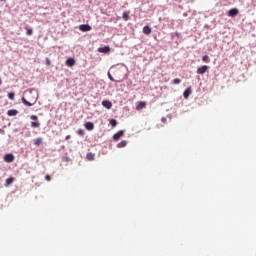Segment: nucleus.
<instances>
[{"mask_svg": "<svg viewBox=\"0 0 256 256\" xmlns=\"http://www.w3.org/2000/svg\"><path fill=\"white\" fill-rule=\"evenodd\" d=\"M27 97L28 100L25 97L22 98V103H24L26 107H33V104L37 103V94H35L33 91H29L27 93Z\"/></svg>", "mask_w": 256, "mask_h": 256, "instance_id": "1", "label": "nucleus"}, {"mask_svg": "<svg viewBox=\"0 0 256 256\" xmlns=\"http://www.w3.org/2000/svg\"><path fill=\"white\" fill-rule=\"evenodd\" d=\"M208 69H209V66L203 65V66H201L197 69V74L198 75H205V73H207Z\"/></svg>", "mask_w": 256, "mask_h": 256, "instance_id": "2", "label": "nucleus"}, {"mask_svg": "<svg viewBox=\"0 0 256 256\" xmlns=\"http://www.w3.org/2000/svg\"><path fill=\"white\" fill-rule=\"evenodd\" d=\"M4 161L6 163H13L15 161V156H13V154H6L4 156Z\"/></svg>", "mask_w": 256, "mask_h": 256, "instance_id": "3", "label": "nucleus"}, {"mask_svg": "<svg viewBox=\"0 0 256 256\" xmlns=\"http://www.w3.org/2000/svg\"><path fill=\"white\" fill-rule=\"evenodd\" d=\"M239 15V10L237 8H232L228 11V17H237Z\"/></svg>", "mask_w": 256, "mask_h": 256, "instance_id": "4", "label": "nucleus"}, {"mask_svg": "<svg viewBox=\"0 0 256 256\" xmlns=\"http://www.w3.org/2000/svg\"><path fill=\"white\" fill-rule=\"evenodd\" d=\"M123 135H125V131H123V130L118 131L113 136L114 141H119V139H121V137H123Z\"/></svg>", "mask_w": 256, "mask_h": 256, "instance_id": "5", "label": "nucleus"}, {"mask_svg": "<svg viewBox=\"0 0 256 256\" xmlns=\"http://www.w3.org/2000/svg\"><path fill=\"white\" fill-rule=\"evenodd\" d=\"M79 29L82 31V32H87V31H91V26L89 24H81L79 26Z\"/></svg>", "mask_w": 256, "mask_h": 256, "instance_id": "6", "label": "nucleus"}, {"mask_svg": "<svg viewBox=\"0 0 256 256\" xmlns=\"http://www.w3.org/2000/svg\"><path fill=\"white\" fill-rule=\"evenodd\" d=\"M145 107H147V103L143 102V101H140L136 105V110L141 111V109H145Z\"/></svg>", "mask_w": 256, "mask_h": 256, "instance_id": "7", "label": "nucleus"}, {"mask_svg": "<svg viewBox=\"0 0 256 256\" xmlns=\"http://www.w3.org/2000/svg\"><path fill=\"white\" fill-rule=\"evenodd\" d=\"M84 126L87 131H93V129H95V124H93V122H86Z\"/></svg>", "mask_w": 256, "mask_h": 256, "instance_id": "8", "label": "nucleus"}, {"mask_svg": "<svg viewBox=\"0 0 256 256\" xmlns=\"http://www.w3.org/2000/svg\"><path fill=\"white\" fill-rule=\"evenodd\" d=\"M98 51H99V53H110L111 48L109 46H104V47L98 48Z\"/></svg>", "mask_w": 256, "mask_h": 256, "instance_id": "9", "label": "nucleus"}, {"mask_svg": "<svg viewBox=\"0 0 256 256\" xmlns=\"http://www.w3.org/2000/svg\"><path fill=\"white\" fill-rule=\"evenodd\" d=\"M102 105L105 107V109H111L113 107V103L109 100H103Z\"/></svg>", "mask_w": 256, "mask_h": 256, "instance_id": "10", "label": "nucleus"}, {"mask_svg": "<svg viewBox=\"0 0 256 256\" xmlns=\"http://www.w3.org/2000/svg\"><path fill=\"white\" fill-rule=\"evenodd\" d=\"M192 90L191 87H188L184 92H183V97L184 99H189V95H191Z\"/></svg>", "mask_w": 256, "mask_h": 256, "instance_id": "11", "label": "nucleus"}, {"mask_svg": "<svg viewBox=\"0 0 256 256\" xmlns=\"http://www.w3.org/2000/svg\"><path fill=\"white\" fill-rule=\"evenodd\" d=\"M67 67H73L75 65V59L74 58H68L66 60Z\"/></svg>", "mask_w": 256, "mask_h": 256, "instance_id": "12", "label": "nucleus"}, {"mask_svg": "<svg viewBox=\"0 0 256 256\" xmlns=\"http://www.w3.org/2000/svg\"><path fill=\"white\" fill-rule=\"evenodd\" d=\"M143 33H144V35H151V27L144 26L143 27Z\"/></svg>", "mask_w": 256, "mask_h": 256, "instance_id": "13", "label": "nucleus"}, {"mask_svg": "<svg viewBox=\"0 0 256 256\" xmlns=\"http://www.w3.org/2000/svg\"><path fill=\"white\" fill-rule=\"evenodd\" d=\"M118 149H123V147H127V140H123L117 144Z\"/></svg>", "mask_w": 256, "mask_h": 256, "instance_id": "14", "label": "nucleus"}, {"mask_svg": "<svg viewBox=\"0 0 256 256\" xmlns=\"http://www.w3.org/2000/svg\"><path fill=\"white\" fill-rule=\"evenodd\" d=\"M17 113H18L17 110L12 109V110H8L7 115L9 117H15V115H17Z\"/></svg>", "mask_w": 256, "mask_h": 256, "instance_id": "15", "label": "nucleus"}, {"mask_svg": "<svg viewBox=\"0 0 256 256\" xmlns=\"http://www.w3.org/2000/svg\"><path fill=\"white\" fill-rule=\"evenodd\" d=\"M86 158L88 161H95V154L90 152L86 155Z\"/></svg>", "mask_w": 256, "mask_h": 256, "instance_id": "16", "label": "nucleus"}, {"mask_svg": "<svg viewBox=\"0 0 256 256\" xmlns=\"http://www.w3.org/2000/svg\"><path fill=\"white\" fill-rule=\"evenodd\" d=\"M41 143H43V138L34 139V145H36V147H39V145H41Z\"/></svg>", "mask_w": 256, "mask_h": 256, "instance_id": "17", "label": "nucleus"}, {"mask_svg": "<svg viewBox=\"0 0 256 256\" xmlns=\"http://www.w3.org/2000/svg\"><path fill=\"white\" fill-rule=\"evenodd\" d=\"M13 181H15V178H13V177L6 179V181H5L6 187H9V185H11L13 183Z\"/></svg>", "mask_w": 256, "mask_h": 256, "instance_id": "18", "label": "nucleus"}, {"mask_svg": "<svg viewBox=\"0 0 256 256\" xmlns=\"http://www.w3.org/2000/svg\"><path fill=\"white\" fill-rule=\"evenodd\" d=\"M25 30H26V35H28L29 37L33 35V28L25 27Z\"/></svg>", "mask_w": 256, "mask_h": 256, "instance_id": "19", "label": "nucleus"}, {"mask_svg": "<svg viewBox=\"0 0 256 256\" xmlns=\"http://www.w3.org/2000/svg\"><path fill=\"white\" fill-rule=\"evenodd\" d=\"M122 19L124 21H129V12H123Z\"/></svg>", "mask_w": 256, "mask_h": 256, "instance_id": "20", "label": "nucleus"}, {"mask_svg": "<svg viewBox=\"0 0 256 256\" xmlns=\"http://www.w3.org/2000/svg\"><path fill=\"white\" fill-rule=\"evenodd\" d=\"M202 61H203L204 63H209V61H211V59H209V56H208V55H204V56L202 57Z\"/></svg>", "mask_w": 256, "mask_h": 256, "instance_id": "21", "label": "nucleus"}, {"mask_svg": "<svg viewBox=\"0 0 256 256\" xmlns=\"http://www.w3.org/2000/svg\"><path fill=\"white\" fill-rule=\"evenodd\" d=\"M110 125H111V127H117V120L111 119L110 120Z\"/></svg>", "mask_w": 256, "mask_h": 256, "instance_id": "22", "label": "nucleus"}, {"mask_svg": "<svg viewBox=\"0 0 256 256\" xmlns=\"http://www.w3.org/2000/svg\"><path fill=\"white\" fill-rule=\"evenodd\" d=\"M40 123L39 122H31V127L33 128H37V127H40Z\"/></svg>", "mask_w": 256, "mask_h": 256, "instance_id": "23", "label": "nucleus"}, {"mask_svg": "<svg viewBox=\"0 0 256 256\" xmlns=\"http://www.w3.org/2000/svg\"><path fill=\"white\" fill-rule=\"evenodd\" d=\"M77 134L80 135V137H83V135H85V130L78 129Z\"/></svg>", "mask_w": 256, "mask_h": 256, "instance_id": "24", "label": "nucleus"}, {"mask_svg": "<svg viewBox=\"0 0 256 256\" xmlns=\"http://www.w3.org/2000/svg\"><path fill=\"white\" fill-rule=\"evenodd\" d=\"M8 98L13 101V99H15V93L9 92V93H8Z\"/></svg>", "mask_w": 256, "mask_h": 256, "instance_id": "25", "label": "nucleus"}, {"mask_svg": "<svg viewBox=\"0 0 256 256\" xmlns=\"http://www.w3.org/2000/svg\"><path fill=\"white\" fill-rule=\"evenodd\" d=\"M173 83H174V85H179V84L181 83V79L175 78V79L173 80Z\"/></svg>", "mask_w": 256, "mask_h": 256, "instance_id": "26", "label": "nucleus"}, {"mask_svg": "<svg viewBox=\"0 0 256 256\" xmlns=\"http://www.w3.org/2000/svg\"><path fill=\"white\" fill-rule=\"evenodd\" d=\"M108 79H110V81H115V78H113V76L109 72H108Z\"/></svg>", "mask_w": 256, "mask_h": 256, "instance_id": "27", "label": "nucleus"}, {"mask_svg": "<svg viewBox=\"0 0 256 256\" xmlns=\"http://www.w3.org/2000/svg\"><path fill=\"white\" fill-rule=\"evenodd\" d=\"M30 119H31L32 121H37L38 117H37V115H32V116L30 117Z\"/></svg>", "mask_w": 256, "mask_h": 256, "instance_id": "28", "label": "nucleus"}, {"mask_svg": "<svg viewBox=\"0 0 256 256\" xmlns=\"http://www.w3.org/2000/svg\"><path fill=\"white\" fill-rule=\"evenodd\" d=\"M46 65L49 67L51 65V60L49 58H46Z\"/></svg>", "mask_w": 256, "mask_h": 256, "instance_id": "29", "label": "nucleus"}, {"mask_svg": "<svg viewBox=\"0 0 256 256\" xmlns=\"http://www.w3.org/2000/svg\"><path fill=\"white\" fill-rule=\"evenodd\" d=\"M45 179H46L47 181H51V176H50L49 174H47V175L45 176Z\"/></svg>", "mask_w": 256, "mask_h": 256, "instance_id": "30", "label": "nucleus"}, {"mask_svg": "<svg viewBox=\"0 0 256 256\" xmlns=\"http://www.w3.org/2000/svg\"><path fill=\"white\" fill-rule=\"evenodd\" d=\"M161 121H162V123H167V118L162 117V118H161Z\"/></svg>", "mask_w": 256, "mask_h": 256, "instance_id": "31", "label": "nucleus"}, {"mask_svg": "<svg viewBox=\"0 0 256 256\" xmlns=\"http://www.w3.org/2000/svg\"><path fill=\"white\" fill-rule=\"evenodd\" d=\"M69 139H71V135L66 136V141H69Z\"/></svg>", "mask_w": 256, "mask_h": 256, "instance_id": "32", "label": "nucleus"}, {"mask_svg": "<svg viewBox=\"0 0 256 256\" xmlns=\"http://www.w3.org/2000/svg\"><path fill=\"white\" fill-rule=\"evenodd\" d=\"M179 35H180L179 33H177V32L175 33V37H179Z\"/></svg>", "mask_w": 256, "mask_h": 256, "instance_id": "33", "label": "nucleus"}, {"mask_svg": "<svg viewBox=\"0 0 256 256\" xmlns=\"http://www.w3.org/2000/svg\"><path fill=\"white\" fill-rule=\"evenodd\" d=\"M121 81H123V80H116L117 83H121Z\"/></svg>", "mask_w": 256, "mask_h": 256, "instance_id": "34", "label": "nucleus"}, {"mask_svg": "<svg viewBox=\"0 0 256 256\" xmlns=\"http://www.w3.org/2000/svg\"><path fill=\"white\" fill-rule=\"evenodd\" d=\"M0 1H5V0H0Z\"/></svg>", "mask_w": 256, "mask_h": 256, "instance_id": "35", "label": "nucleus"}]
</instances>
